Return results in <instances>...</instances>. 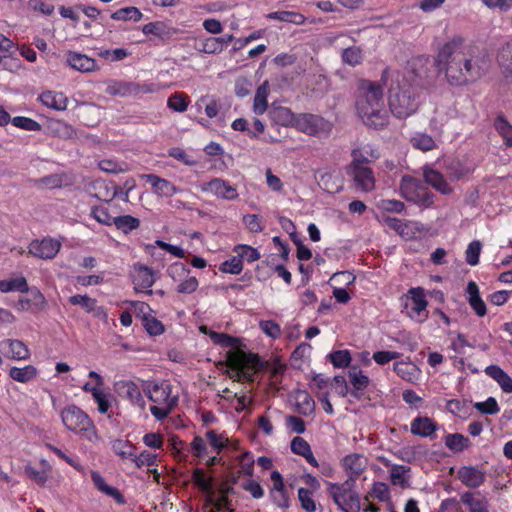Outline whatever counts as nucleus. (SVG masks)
<instances>
[{"mask_svg":"<svg viewBox=\"0 0 512 512\" xmlns=\"http://www.w3.org/2000/svg\"><path fill=\"white\" fill-rule=\"evenodd\" d=\"M67 64L74 70L87 73L98 69L96 61L85 54L69 51L66 57Z\"/></svg>","mask_w":512,"mask_h":512,"instance_id":"a211bd4d","label":"nucleus"},{"mask_svg":"<svg viewBox=\"0 0 512 512\" xmlns=\"http://www.w3.org/2000/svg\"><path fill=\"white\" fill-rule=\"evenodd\" d=\"M295 400L296 409L300 414L308 416L314 412L315 402L307 392L298 391L296 393Z\"/></svg>","mask_w":512,"mask_h":512,"instance_id":"72a5a7b5","label":"nucleus"},{"mask_svg":"<svg viewBox=\"0 0 512 512\" xmlns=\"http://www.w3.org/2000/svg\"><path fill=\"white\" fill-rule=\"evenodd\" d=\"M341 465L345 472L349 474V477H354L356 480V477L365 471L367 467V459L363 454L352 453L346 455L341 460Z\"/></svg>","mask_w":512,"mask_h":512,"instance_id":"f3484780","label":"nucleus"},{"mask_svg":"<svg viewBox=\"0 0 512 512\" xmlns=\"http://www.w3.org/2000/svg\"><path fill=\"white\" fill-rule=\"evenodd\" d=\"M423 178L426 184L443 195H449L453 191L443 174L430 166L423 167Z\"/></svg>","mask_w":512,"mask_h":512,"instance_id":"2eb2a0df","label":"nucleus"},{"mask_svg":"<svg viewBox=\"0 0 512 512\" xmlns=\"http://www.w3.org/2000/svg\"><path fill=\"white\" fill-rule=\"evenodd\" d=\"M257 362V355L246 353L243 350H231L228 352V368L227 374L230 379L237 382H242V369L241 365H255Z\"/></svg>","mask_w":512,"mask_h":512,"instance_id":"1a4fd4ad","label":"nucleus"},{"mask_svg":"<svg viewBox=\"0 0 512 512\" xmlns=\"http://www.w3.org/2000/svg\"><path fill=\"white\" fill-rule=\"evenodd\" d=\"M167 106L176 112H184L188 104L182 94L175 93L168 98Z\"/></svg>","mask_w":512,"mask_h":512,"instance_id":"0e129e2a","label":"nucleus"},{"mask_svg":"<svg viewBox=\"0 0 512 512\" xmlns=\"http://www.w3.org/2000/svg\"><path fill=\"white\" fill-rule=\"evenodd\" d=\"M393 369L399 377L408 382L415 381L419 375L417 366L409 362H397Z\"/></svg>","mask_w":512,"mask_h":512,"instance_id":"2f4dec72","label":"nucleus"},{"mask_svg":"<svg viewBox=\"0 0 512 512\" xmlns=\"http://www.w3.org/2000/svg\"><path fill=\"white\" fill-rule=\"evenodd\" d=\"M268 17L271 19L293 23L296 25H301L305 21V17L302 14L293 11H276L270 13Z\"/></svg>","mask_w":512,"mask_h":512,"instance_id":"79ce46f5","label":"nucleus"},{"mask_svg":"<svg viewBox=\"0 0 512 512\" xmlns=\"http://www.w3.org/2000/svg\"><path fill=\"white\" fill-rule=\"evenodd\" d=\"M497 61L505 74L512 76V39L500 48Z\"/></svg>","mask_w":512,"mask_h":512,"instance_id":"c85d7f7f","label":"nucleus"},{"mask_svg":"<svg viewBox=\"0 0 512 512\" xmlns=\"http://www.w3.org/2000/svg\"><path fill=\"white\" fill-rule=\"evenodd\" d=\"M269 94L268 81H264L256 90L254 96L253 110L257 115L263 114L268 106L267 98Z\"/></svg>","mask_w":512,"mask_h":512,"instance_id":"c756f323","label":"nucleus"},{"mask_svg":"<svg viewBox=\"0 0 512 512\" xmlns=\"http://www.w3.org/2000/svg\"><path fill=\"white\" fill-rule=\"evenodd\" d=\"M12 291H18L22 293L29 291V286L23 276L7 280H0V292L8 293Z\"/></svg>","mask_w":512,"mask_h":512,"instance_id":"473e14b6","label":"nucleus"},{"mask_svg":"<svg viewBox=\"0 0 512 512\" xmlns=\"http://www.w3.org/2000/svg\"><path fill=\"white\" fill-rule=\"evenodd\" d=\"M290 447L293 453L300 455L302 457L305 456L311 450V447L308 444V442L304 438L299 436L294 437L292 439Z\"/></svg>","mask_w":512,"mask_h":512,"instance_id":"774afa93","label":"nucleus"},{"mask_svg":"<svg viewBox=\"0 0 512 512\" xmlns=\"http://www.w3.org/2000/svg\"><path fill=\"white\" fill-rule=\"evenodd\" d=\"M100 170L106 173L119 174L129 170L126 162H117L113 159H103L98 162Z\"/></svg>","mask_w":512,"mask_h":512,"instance_id":"c03bdc74","label":"nucleus"},{"mask_svg":"<svg viewBox=\"0 0 512 512\" xmlns=\"http://www.w3.org/2000/svg\"><path fill=\"white\" fill-rule=\"evenodd\" d=\"M435 63L453 86L479 79L488 67L486 52L476 45L466 43L461 36H454L442 45Z\"/></svg>","mask_w":512,"mask_h":512,"instance_id":"f257e3e1","label":"nucleus"},{"mask_svg":"<svg viewBox=\"0 0 512 512\" xmlns=\"http://www.w3.org/2000/svg\"><path fill=\"white\" fill-rule=\"evenodd\" d=\"M142 32L145 35L152 34V35H155L158 37H163L167 34L166 33V25L160 21L150 22V23L144 25L142 28Z\"/></svg>","mask_w":512,"mask_h":512,"instance_id":"338daca9","label":"nucleus"},{"mask_svg":"<svg viewBox=\"0 0 512 512\" xmlns=\"http://www.w3.org/2000/svg\"><path fill=\"white\" fill-rule=\"evenodd\" d=\"M412 146L421 151H431L436 148L434 139L426 133H416L410 139Z\"/></svg>","mask_w":512,"mask_h":512,"instance_id":"a19ab883","label":"nucleus"},{"mask_svg":"<svg viewBox=\"0 0 512 512\" xmlns=\"http://www.w3.org/2000/svg\"><path fill=\"white\" fill-rule=\"evenodd\" d=\"M133 281L137 291H143L146 289L145 293L149 295L152 294V290H150V288L155 283V277L153 271L150 268L144 265L137 266L135 268Z\"/></svg>","mask_w":512,"mask_h":512,"instance_id":"6ab92c4d","label":"nucleus"},{"mask_svg":"<svg viewBox=\"0 0 512 512\" xmlns=\"http://www.w3.org/2000/svg\"><path fill=\"white\" fill-rule=\"evenodd\" d=\"M37 370L32 365H27L23 368L12 367L9 372V376L21 383H26L32 380L36 376Z\"/></svg>","mask_w":512,"mask_h":512,"instance_id":"ea45409f","label":"nucleus"},{"mask_svg":"<svg viewBox=\"0 0 512 512\" xmlns=\"http://www.w3.org/2000/svg\"><path fill=\"white\" fill-rule=\"evenodd\" d=\"M201 190L226 200H234L238 197L236 188L221 178H214L203 183Z\"/></svg>","mask_w":512,"mask_h":512,"instance_id":"f8f14e48","label":"nucleus"},{"mask_svg":"<svg viewBox=\"0 0 512 512\" xmlns=\"http://www.w3.org/2000/svg\"><path fill=\"white\" fill-rule=\"evenodd\" d=\"M114 390L119 397L126 399L134 407L144 411L146 402L141 394L139 387L130 380H120L114 384Z\"/></svg>","mask_w":512,"mask_h":512,"instance_id":"9d476101","label":"nucleus"},{"mask_svg":"<svg viewBox=\"0 0 512 512\" xmlns=\"http://www.w3.org/2000/svg\"><path fill=\"white\" fill-rule=\"evenodd\" d=\"M200 330L206 334H208L213 341L214 344L220 345L225 348H232L233 350L238 349L239 339L229 336L225 333H217L211 330H208L206 326L200 327Z\"/></svg>","mask_w":512,"mask_h":512,"instance_id":"bb28decb","label":"nucleus"},{"mask_svg":"<svg viewBox=\"0 0 512 512\" xmlns=\"http://www.w3.org/2000/svg\"><path fill=\"white\" fill-rule=\"evenodd\" d=\"M458 478L467 487L477 488L485 481V473L473 466H464L458 471Z\"/></svg>","mask_w":512,"mask_h":512,"instance_id":"aec40b11","label":"nucleus"},{"mask_svg":"<svg viewBox=\"0 0 512 512\" xmlns=\"http://www.w3.org/2000/svg\"><path fill=\"white\" fill-rule=\"evenodd\" d=\"M52 130L54 135L64 140L77 138V131L64 121H55L52 124Z\"/></svg>","mask_w":512,"mask_h":512,"instance_id":"37998d69","label":"nucleus"},{"mask_svg":"<svg viewBox=\"0 0 512 512\" xmlns=\"http://www.w3.org/2000/svg\"><path fill=\"white\" fill-rule=\"evenodd\" d=\"M411 294V303L407 304V308H410L409 315L411 318L417 319L422 322L427 318V300L422 288H412L409 290Z\"/></svg>","mask_w":512,"mask_h":512,"instance_id":"4468645a","label":"nucleus"},{"mask_svg":"<svg viewBox=\"0 0 512 512\" xmlns=\"http://www.w3.org/2000/svg\"><path fill=\"white\" fill-rule=\"evenodd\" d=\"M349 382L353 386L351 395L357 399H360L362 391L369 385L370 379L366 376L362 370L358 367H351L348 371Z\"/></svg>","mask_w":512,"mask_h":512,"instance_id":"4be33fe9","label":"nucleus"},{"mask_svg":"<svg viewBox=\"0 0 512 512\" xmlns=\"http://www.w3.org/2000/svg\"><path fill=\"white\" fill-rule=\"evenodd\" d=\"M143 391L155 403L150 412L157 420L165 419L178 403V396L172 395V386L167 381L148 382Z\"/></svg>","mask_w":512,"mask_h":512,"instance_id":"20e7f679","label":"nucleus"},{"mask_svg":"<svg viewBox=\"0 0 512 512\" xmlns=\"http://www.w3.org/2000/svg\"><path fill=\"white\" fill-rule=\"evenodd\" d=\"M64 426L75 433L84 434L89 440L96 437L93 422L89 416L76 405H70L61 412Z\"/></svg>","mask_w":512,"mask_h":512,"instance_id":"6e6552de","label":"nucleus"},{"mask_svg":"<svg viewBox=\"0 0 512 512\" xmlns=\"http://www.w3.org/2000/svg\"><path fill=\"white\" fill-rule=\"evenodd\" d=\"M219 270L224 273H230V274H240L243 270V264L241 263V259L238 257V255L232 256L230 259L224 261L220 267Z\"/></svg>","mask_w":512,"mask_h":512,"instance_id":"864d4df0","label":"nucleus"},{"mask_svg":"<svg viewBox=\"0 0 512 512\" xmlns=\"http://www.w3.org/2000/svg\"><path fill=\"white\" fill-rule=\"evenodd\" d=\"M438 425L429 417H416L411 422V433L420 437L434 438Z\"/></svg>","mask_w":512,"mask_h":512,"instance_id":"412c9836","label":"nucleus"},{"mask_svg":"<svg viewBox=\"0 0 512 512\" xmlns=\"http://www.w3.org/2000/svg\"><path fill=\"white\" fill-rule=\"evenodd\" d=\"M193 480L195 484L210 496L214 495L213 478L207 477L203 470L196 469L193 472Z\"/></svg>","mask_w":512,"mask_h":512,"instance_id":"a18cd8bd","label":"nucleus"},{"mask_svg":"<svg viewBox=\"0 0 512 512\" xmlns=\"http://www.w3.org/2000/svg\"><path fill=\"white\" fill-rule=\"evenodd\" d=\"M482 244L478 240L472 241L465 252L466 255V262L471 265L475 266L479 263V256L481 253Z\"/></svg>","mask_w":512,"mask_h":512,"instance_id":"5fc2aeb1","label":"nucleus"},{"mask_svg":"<svg viewBox=\"0 0 512 512\" xmlns=\"http://www.w3.org/2000/svg\"><path fill=\"white\" fill-rule=\"evenodd\" d=\"M363 60L362 50L359 47L351 46L343 50L342 61L352 67L359 65Z\"/></svg>","mask_w":512,"mask_h":512,"instance_id":"09e8293b","label":"nucleus"},{"mask_svg":"<svg viewBox=\"0 0 512 512\" xmlns=\"http://www.w3.org/2000/svg\"><path fill=\"white\" fill-rule=\"evenodd\" d=\"M354 484V477H348L342 484L328 483L329 495L342 512H359L361 509L359 496L353 491Z\"/></svg>","mask_w":512,"mask_h":512,"instance_id":"423d86ee","label":"nucleus"},{"mask_svg":"<svg viewBox=\"0 0 512 512\" xmlns=\"http://www.w3.org/2000/svg\"><path fill=\"white\" fill-rule=\"evenodd\" d=\"M331 363L336 368L348 367L351 362V355L348 350H337L328 355Z\"/></svg>","mask_w":512,"mask_h":512,"instance_id":"603ef678","label":"nucleus"},{"mask_svg":"<svg viewBox=\"0 0 512 512\" xmlns=\"http://www.w3.org/2000/svg\"><path fill=\"white\" fill-rule=\"evenodd\" d=\"M322 119L312 114H304L300 116L297 125L301 131L308 135H316L319 131V125Z\"/></svg>","mask_w":512,"mask_h":512,"instance_id":"7c9ffc66","label":"nucleus"},{"mask_svg":"<svg viewBox=\"0 0 512 512\" xmlns=\"http://www.w3.org/2000/svg\"><path fill=\"white\" fill-rule=\"evenodd\" d=\"M60 248L61 242L50 237H45L42 240H33L28 247L31 255L43 260L53 259L60 251Z\"/></svg>","mask_w":512,"mask_h":512,"instance_id":"9b49d317","label":"nucleus"},{"mask_svg":"<svg viewBox=\"0 0 512 512\" xmlns=\"http://www.w3.org/2000/svg\"><path fill=\"white\" fill-rule=\"evenodd\" d=\"M113 225H115L118 230L128 234L140 226V220L131 215L115 216Z\"/></svg>","mask_w":512,"mask_h":512,"instance_id":"4c0bfd02","label":"nucleus"},{"mask_svg":"<svg viewBox=\"0 0 512 512\" xmlns=\"http://www.w3.org/2000/svg\"><path fill=\"white\" fill-rule=\"evenodd\" d=\"M495 128L503 137L506 146L512 147V125L503 116L495 120Z\"/></svg>","mask_w":512,"mask_h":512,"instance_id":"de8ad7c7","label":"nucleus"},{"mask_svg":"<svg viewBox=\"0 0 512 512\" xmlns=\"http://www.w3.org/2000/svg\"><path fill=\"white\" fill-rule=\"evenodd\" d=\"M355 108L362 122L370 128L382 129L389 123L383 88L376 82L359 81L355 96Z\"/></svg>","mask_w":512,"mask_h":512,"instance_id":"f03ea898","label":"nucleus"},{"mask_svg":"<svg viewBox=\"0 0 512 512\" xmlns=\"http://www.w3.org/2000/svg\"><path fill=\"white\" fill-rule=\"evenodd\" d=\"M220 43V38L208 37L205 39L198 40L195 44V48L196 50L202 53L216 54L223 51Z\"/></svg>","mask_w":512,"mask_h":512,"instance_id":"e433bc0d","label":"nucleus"},{"mask_svg":"<svg viewBox=\"0 0 512 512\" xmlns=\"http://www.w3.org/2000/svg\"><path fill=\"white\" fill-rule=\"evenodd\" d=\"M11 123L20 129L26 130V131H34L38 132L42 129V126L37 121L24 117V116H16L12 118Z\"/></svg>","mask_w":512,"mask_h":512,"instance_id":"8fccbe9b","label":"nucleus"},{"mask_svg":"<svg viewBox=\"0 0 512 512\" xmlns=\"http://www.w3.org/2000/svg\"><path fill=\"white\" fill-rule=\"evenodd\" d=\"M311 495L312 493L308 489L300 488L298 490V498L301 503V507L307 512L316 511V505Z\"/></svg>","mask_w":512,"mask_h":512,"instance_id":"680f3d73","label":"nucleus"},{"mask_svg":"<svg viewBox=\"0 0 512 512\" xmlns=\"http://www.w3.org/2000/svg\"><path fill=\"white\" fill-rule=\"evenodd\" d=\"M400 195L420 207L429 208L434 204V194L419 180L404 175L400 182Z\"/></svg>","mask_w":512,"mask_h":512,"instance_id":"0eeeda50","label":"nucleus"},{"mask_svg":"<svg viewBox=\"0 0 512 512\" xmlns=\"http://www.w3.org/2000/svg\"><path fill=\"white\" fill-rule=\"evenodd\" d=\"M143 14L141 11L136 7H125L116 10L111 14V18L118 21H134L138 22L142 19Z\"/></svg>","mask_w":512,"mask_h":512,"instance_id":"58836bf2","label":"nucleus"},{"mask_svg":"<svg viewBox=\"0 0 512 512\" xmlns=\"http://www.w3.org/2000/svg\"><path fill=\"white\" fill-rule=\"evenodd\" d=\"M91 479L99 491L112 497L118 503L124 502V498H123L122 494L116 488L109 486L105 482L104 478L98 472L93 471L91 473Z\"/></svg>","mask_w":512,"mask_h":512,"instance_id":"cd10ccee","label":"nucleus"},{"mask_svg":"<svg viewBox=\"0 0 512 512\" xmlns=\"http://www.w3.org/2000/svg\"><path fill=\"white\" fill-rule=\"evenodd\" d=\"M388 103L393 116L408 118L419 108V90L416 86L398 82L396 87L390 89Z\"/></svg>","mask_w":512,"mask_h":512,"instance_id":"7ed1b4c3","label":"nucleus"},{"mask_svg":"<svg viewBox=\"0 0 512 512\" xmlns=\"http://www.w3.org/2000/svg\"><path fill=\"white\" fill-rule=\"evenodd\" d=\"M474 408L486 415H494L500 411L499 405L494 397H489L484 402H476Z\"/></svg>","mask_w":512,"mask_h":512,"instance_id":"6e6d98bb","label":"nucleus"},{"mask_svg":"<svg viewBox=\"0 0 512 512\" xmlns=\"http://www.w3.org/2000/svg\"><path fill=\"white\" fill-rule=\"evenodd\" d=\"M200 330L206 334H208L213 341L214 344L220 345L225 348H232L233 350L238 349L239 339L229 336L225 333H217L211 330H208L206 326L200 327Z\"/></svg>","mask_w":512,"mask_h":512,"instance_id":"a878e982","label":"nucleus"},{"mask_svg":"<svg viewBox=\"0 0 512 512\" xmlns=\"http://www.w3.org/2000/svg\"><path fill=\"white\" fill-rule=\"evenodd\" d=\"M5 343L9 347L10 357L15 360H26L30 356L29 349L20 340L8 339Z\"/></svg>","mask_w":512,"mask_h":512,"instance_id":"c9c22d12","label":"nucleus"},{"mask_svg":"<svg viewBox=\"0 0 512 512\" xmlns=\"http://www.w3.org/2000/svg\"><path fill=\"white\" fill-rule=\"evenodd\" d=\"M233 251L241 259L242 264L243 261L252 263L260 259V253L258 252V250L249 245H237Z\"/></svg>","mask_w":512,"mask_h":512,"instance_id":"49530a36","label":"nucleus"},{"mask_svg":"<svg viewBox=\"0 0 512 512\" xmlns=\"http://www.w3.org/2000/svg\"><path fill=\"white\" fill-rule=\"evenodd\" d=\"M69 302L72 305H79L82 307V309L90 313L91 310L94 309V304L97 303V300L94 298L89 297L88 295H73L69 298Z\"/></svg>","mask_w":512,"mask_h":512,"instance_id":"4d7b16f0","label":"nucleus"},{"mask_svg":"<svg viewBox=\"0 0 512 512\" xmlns=\"http://www.w3.org/2000/svg\"><path fill=\"white\" fill-rule=\"evenodd\" d=\"M410 468L404 465H394L391 469L390 478L391 482L395 485H406L405 475L409 472Z\"/></svg>","mask_w":512,"mask_h":512,"instance_id":"bf43d9fd","label":"nucleus"},{"mask_svg":"<svg viewBox=\"0 0 512 512\" xmlns=\"http://www.w3.org/2000/svg\"><path fill=\"white\" fill-rule=\"evenodd\" d=\"M445 445L452 452L459 453L470 446V440L460 433L448 434L445 437Z\"/></svg>","mask_w":512,"mask_h":512,"instance_id":"f704fd0d","label":"nucleus"},{"mask_svg":"<svg viewBox=\"0 0 512 512\" xmlns=\"http://www.w3.org/2000/svg\"><path fill=\"white\" fill-rule=\"evenodd\" d=\"M91 216L100 224L111 226L115 216L111 215L106 207L95 206L91 208Z\"/></svg>","mask_w":512,"mask_h":512,"instance_id":"3c124183","label":"nucleus"},{"mask_svg":"<svg viewBox=\"0 0 512 512\" xmlns=\"http://www.w3.org/2000/svg\"><path fill=\"white\" fill-rule=\"evenodd\" d=\"M140 178L150 184L153 193L159 197L168 198L180 192V189L172 182L161 178L156 174H142L140 175Z\"/></svg>","mask_w":512,"mask_h":512,"instance_id":"ddd939ff","label":"nucleus"},{"mask_svg":"<svg viewBox=\"0 0 512 512\" xmlns=\"http://www.w3.org/2000/svg\"><path fill=\"white\" fill-rule=\"evenodd\" d=\"M466 292L467 300L472 309L479 317H483L486 314V304L480 297L478 285L474 281H469Z\"/></svg>","mask_w":512,"mask_h":512,"instance_id":"b1692460","label":"nucleus"},{"mask_svg":"<svg viewBox=\"0 0 512 512\" xmlns=\"http://www.w3.org/2000/svg\"><path fill=\"white\" fill-rule=\"evenodd\" d=\"M94 189L97 190V192L94 194V197L103 200L106 202H111L113 200L112 195V184L109 185L108 183L104 181H96L93 184Z\"/></svg>","mask_w":512,"mask_h":512,"instance_id":"13d9d810","label":"nucleus"},{"mask_svg":"<svg viewBox=\"0 0 512 512\" xmlns=\"http://www.w3.org/2000/svg\"><path fill=\"white\" fill-rule=\"evenodd\" d=\"M39 99L44 106L57 111L66 110L68 104V99L63 93L53 91L43 92Z\"/></svg>","mask_w":512,"mask_h":512,"instance_id":"5701e85b","label":"nucleus"},{"mask_svg":"<svg viewBox=\"0 0 512 512\" xmlns=\"http://www.w3.org/2000/svg\"><path fill=\"white\" fill-rule=\"evenodd\" d=\"M352 162L348 167V175L352 177L357 190L370 192L375 188V177L369 167V160L363 155L360 149H354L351 153Z\"/></svg>","mask_w":512,"mask_h":512,"instance_id":"39448f33","label":"nucleus"},{"mask_svg":"<svg viewBox=\"0 0 512 512\" xmlns=\"http://www.w3.org/2000/svg\"><path fill=\"white\" fill-rule=\"evenodd\" d=\"M448 177L451 180H459L464 177L468 170L458 160H453L446 168Z\"/></svg>","mask_w":512,"mask_h":512,"instance_id":"052dcab7","label":"nucleus"},{"mask_svg":"<svg viewBox=\"0 0 512 512\" xmlns=\"http://www.w3.org/2000/svg\"><path fill=\"white\" fill-rule=\"evenodd\" d=\"M157 461V455L148 451H143L138 456H135L133 458V462L138 468L144 467V466H153L156 464Z\"/></svg>","mask_w":512,"mask_h":512,"instance_id":"e2e57ef3","label":"nucleus"},{"mask_svg":"<svg viewBox=\"0 0 512 512\" xmlns=\"http://www.w3.org/2000/svg\"><path fill=\"white\" fill-rule=\"evenodd\" d=\"M206 438L210 446L217 452H220L226 446L227 438H225L222 434H217L213 430H210L206 433Z\"/></svg>","mask_w":512,"mask_h":512,"instance_id":"69168bd1","label":"nucleus"},{"mask_svg":"<svg viewBox=\"0 0 512 512\" xmlns=\"http://www.w3.org/2000/svg\"><path fill=\"white\" fill-rule=\"evenodd\" d=\"M461 502L468 506L470 512H489L487 499L479 493L465 492L461 495Z\"/></svg>","mask_w":512,"mask_h":512,"instance_id":"393cba45","label":"nucleus"},{"mask_svg":"<svg viewBox=\"0 0 512 512\" xmlns=\"http://www.w3.org/2000/svg\"><path fill=\"white\" fill-rule=\"evenodd\" d=\"M271 480L273 488L270 491V496L275 505L279 508H288L290 506L289 497L286 493L282 475L278 471L271 473Z\"/></svg>","mask_w":512,"mask_h":512,"instance_id":"dca6fc26","label":"nucleus"}]
</instances>
